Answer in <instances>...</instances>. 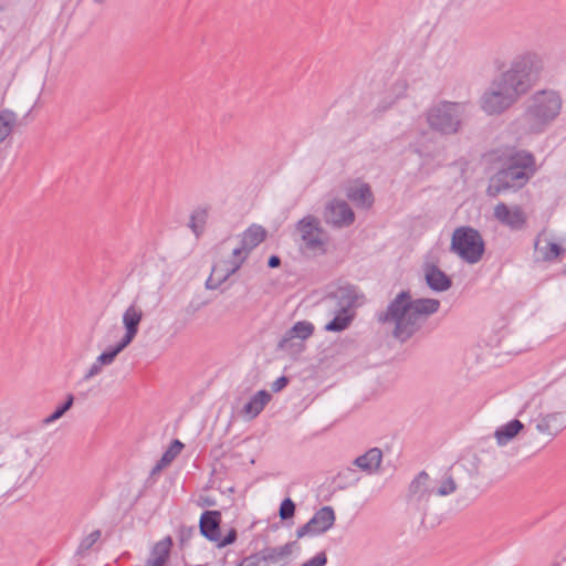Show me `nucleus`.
<instances>
[{
    "label": "nucleus",
    "instance_id": "8",
    "mask_svg": "<svg viewBox=\"0 0 566 566\" xmlns=\"http://www.w3.org/2000/svg\"><path fill=\"white\" fill-rule=\"evenodd\" d=\"M429 127L440 134L459 132L463 118V106L451 102H441L430 107L426 115Z\"/></svg>",
    "mask_w": 566,
    "mask_h": 566
},
{
    "label": "nucleus",
    "instance_id": "18",
    "mask_svg": "<svg viewBox=\"0 0 566 566\" xmlns=\"http://www.w3.org/2000/svg\"><path fill=\"white\" fill-rule=\"evenodd\" d=\"M314 333V325L307 321L296 322L279 342L280 349H289L292 339L305 340Z\"/></svg>",
    "mask_w": 566,
    "mask_h": 566
},
{
    "label": "nucleus",
    "instance_id": "19",
    "mask_svg": "<svg viewBox=\"0 0 566 566\" xmlns=\"http://www.w3.org/2000/svg\"><path fill=\"white\" fill-rule=\"evenodd\" d=\"M423 274L426 283L433 291L443 292L451 287V280L434 264H426L423 268Z\"/></svg>",
    "mask_w": 566,
    "mask_h": 566
},
{
    "label": "nucleus",
    "instance_id": "23",
    "mask_svg": "<svg viewBox=\"0 0 566 566\" xmlns=\"http://www.w3.org/2000/svg\"><path fill=\"white\" fill-rule=\"evenodd\" d=\"M270 400L271 395L266 390H259L242 408V416L249 421L256 418Z\"/></svg>",
    "mask_w": 566,
    "mask_h": 566
},
{
    "label": "nucleus",
    "instance_id": "17",
    "mask_svg": "<svg viewBox=\"0 0 566 566\" xmlns=\"http://www.w3.org/2000/svg\"><path fill=\"white\" fill-rule=\"evenodd\" d=\"M325 221L334 227H347L354 222L355 214L345 200H331L324 212Z\"/></svg>",
    "mask_w": 566,
    "mask_h": 566
},
{
    "label": "nucleus",
    "instance_id": "21",
    "mask_svg": "<svg viewBox=\"0 0 566 566\" xmlns=\"http://www.w3.org/2000/svg\"><path fill=\"white\" fill-rule=\"evenodd\" d=\"M123 350L119 349L117 346H112L107 350L99 354L94 363L87 368L85 371L83 378L84 380H91L92 378L96 377L103 371V367L112 365L118 354H120Z\"/></svg>",
    "mask_w": 566,
    "mask_h": 566
},
{
    "label": "nucleus",
    "instance_id": "27",
    "mask_svg": "<svg viewBox=\"0 0 566 566\" xmlns=\"http://www.w3.org/2000/svg\"><path fill=\"white\" fill-rule=\"evenodd\" d=\"M524 429L523 422L513 419L507 423L497 428L494 432V438L499 446H505L511 442Z\"/></svg>",
    "mask_w": 566,
    "mask_h": 566
},
{
    "label": "nucleus",
    "instance_id": "7",
    "mask_svg": "<svg viewBox=\"0 0 566 566\" xmlns=\"http://www.w3.org/2000/svg\"><path fill=\"white\" fill-rule=\"evenodd\" d=\"M450 250L464 262L475 264L484 253V241L478 230L459 227L452 233Z\"/></svg>",
    "mask_w": 566,
    "mask_h": 566
},
{
    "label": "nucleus",
    "instance_id": "5",
    "mask_svg": "<svg viewBox=\"0 0 566 566\" xmlns=\"http://www.w3.org/2000/svg\"><path fill=\"white\" fill-rule=\"evenodd\" d=\"M535 172L534 156L527 151H516L509 157L507 166L491 179L486 193L496 197L501 192L524 186Z\"/></svg>",
    "mask_w": 566,
    "mask_h": 566
},
{
    "label": "nucleus",
    "instance_id": "34",
    "mask_svg": "<svg viewBox=\"0 0 566 566\" xmlns=\"http://www.w3.org/2000/svg\"><path fill=\"white\" fill-rule=\"evenodd\" d=\"M101 537V531L95 530L86 535L77 547V554L86 553Z\"/></svg>",
    "mask_w": 566,
    "mask_h": 566
},
{
    "label": "nucleus",
    "instance_id": "29",
    "mask_svg": "<svg viewBox=\"0 0 566 566\" xmlns=\"http://www.w3.org/2000/svg\"><path fill=\"white\" fill-rule=\"evenodd\" d=\"M17 124V115L9 109L0 112V145L11 135Z\"/></svg>",
    "mask_w": 566,
    "mask_h": 566
},
{
    "label": "nucleus",
    "instance_id": "13",
    "mask_svg": "<svg viewBox=\"0 0 566 566\" xmlns=\"http://www.w3.org/2000/svg\"><path fill=\"white\" fill-rule=\"evenodd\" d=\"M144 318V311L137 302L130 303L122 315V324L124 334L115 344L119 349L124 350L128 347L138 334L139 325Z\"/></svg>",
    "mask_w": 566,
    "mask_h": 566
},
{
    "label": "nucleus",
    "instance_id": "6",
    "mask_svg": "<svg viewBox=\"0 0 566 566\" xmlns=\"http://www.w3.org/2000/svg\"><path fill=\"white\" fill-rule=\"evenodd\" d=\"M560 108L562 98L557 92L538 91L528 98L524 120L531 132H541L558 116Z\"/></svg>",
    "mask_w": 566,
    "mask_h": 566
},
{
    "label": "nucleus",
    "instance_id": "30",
    "mask_svg": "<svg viewBox=\"0 0 566 566\" xmlns=\"http://www.w3.org/2000/svg\"><path fill=\"white\" fill-rule=\"evenodd\" d=\"M434 496H447L457 491V482L450 474H446L439 481H433Z\"/></svg>",
    "mask_w": 566,
    "mask_h": 566
},
{
    "label": "nucleus",
    "instance_id": "40",
    "mask_svg": "<svg viewBox=\"0 0 566 566\" xmlns=\"http://www.w3.org/2000/svg\"><path fill=\"white\" fill-rule=\"evenodd\" d=\"M280 263H281V260H280V258H279V256H276V255H272V256L269 259V262H268V264H269V266H270V268H276V266H279V265H280Z\"/></svg>",
    "mask_w": 566,
    "mask_h": 566
},
{
    "label": "nucleus",
    "instance_id": "20",
    "mask_svg": "<svg viewBox=\"0 0 566 566\" xmlns=\"http://www.w3.org/2000/svg\"><path fill=\"white\" fill-rule=\"evenodd\" d=\"M220 522L221 514L219 511H206L201 515L199 523L201 534L212 542H219Z\"/></svg>",
    "mask_w": 566,
    "mask_h": 566
},
{
    "label": "nucleus",
    "instance_id": "22",
    "mask_svg": "<svg viewBox=\"0 0 566 566\" xmlns=\"http://www.w3.org/2000/svg\"><path fill=\"white\" fill-rule=\"evenodd\" d=\"M346 196L356 206L361 208H369L374 202L369 186L360 181L350 184L346 189Z\"/></svg>",
    "mask_w": 566,
    "mask_h": 566
},
{
    "label": "nucleus",
    "instance_id": "28",
    "mask_svg": "<svg viewBox=\"0 0 566 566\" xmlns=\"http://www.w3.org/2000/svg\"><path fill=\"white\" fill-rule=\"evenodd\" d=\"M182 449L184 443L180 442L179 440H174L169 448L166 450V452L163 454L159 462L153 468L151 473L156 474L160 472L164 468L169 465L175 460V458L182 451Z\"/></svg>",
    "mask_w": 566,
    "mask_h": 566
},
{
    "label": "nucleus",
    "instance_id": "32",
    "mask_svg": "<svg viewBox=\"0 0 566 566\" xmlns=\"http://www.w3.org/2000/svg\"><path fill=\"white\" fill-rule=\"evenodd\" d=\"M563 252L562 247L558 243L547 241L543 247L538 248V253L544 261H552L557 259Z\"/></svg>",
    "mask_w": 566,
    "mask_h": 566
},
{
    "label": "nucleus",
    "instance_id": "14",
    "mask_svg": "<svg viewBox=\"0 0 566 566\" xmlns=\"http://www.w3.org/2000/svg\"><path fill=\"white\" fill-rule=\"evenodd\" d=\"M515 104L509 94L500 87H495L492 81L491 85L485 90L480 98V106L488 115H500Z\"/></svg>",
    "mask_w": 566,
    "mask_h": 566
},
{
    "label": "nucleus",
    "instance_id": "1",
    "mask_svg": "<svg viewBox=\"0 0 566 566\" xmlns=\"http://www.w3.org/2000/svg\"><path fill=\"white\" fill-rule=\"evenodd\" d=\"M440 302L436 298L413 300L409 292H400L388 305L386 312L379 314V321L392 326L395 338L409 339L428 319L437 313Z\"/></svg>",
    "mask_w": 566,
    "mask_h": 566
},
{
    "label": "nucleus",
    "instance_id": "35",
    "mask_svg": "<svg viewBox=\"0 0 566 566\" xmlns=\"http://www.w3.org/2000/svg\"><path fill=\"white\" fill-rule=\"evenodd\" d=\"M409 90V83L406 78H398L391 86V92L396 98H402L407 96Z\"/></svg>",
    "mask_w": 566,
    "mask_h": 566
},
{
    "label": "nucleus",
    "instance_id": "24",
    "mask_svg": "<svg viewBox=\"0 0 566 566\" xmlns=\"http://www.w3.org/2000/svg\"><path fill=\"white\" fill-rule=\"evenodd\" d=\"M382 452L378 448L369 449L364 454L357 457L353 464L359 468L361 471L371 474L376 472L381 463Z\"/></svg>",
    "mask_w": 566,
    "mask_h": 566
},
{
    "label": "nucleus",
    "instance_id": "39",
    "mask_svg": "<svg viewBox=\"0 0 566 566\" xmlns=\"http://www.w3.org/2000/svg\"><path fill=\"white\" fill-rule=\"evenodd\" d=\"M287 385V378L282 376L272 384V390L277 392Z\"/></svg>",
    "mask_w": 566,
    "mask_h": 566
},
{
    "label": "nucleus",
    "instance_id": "38",
    "mask_svg": "<svg viewBox=\"0 0 566 566\" xmlns=\"http://www.w3.org/2000/svg\"><path fill=\"white\" fill-rule=\"evenodd\" d=\"M237 538L235 530H231L228 535L223 538L220 537L219 542H216L218 547H224L229 544H232Z\"/></svg>",
    "mask_w": 566,
    "mask_h": 566
},
{
    "label": "nucleus",
    "instance_id": "36",
    "mask_svg": "<svg viewBox=\"0 0 566 566\" xmlns=\"http://www.w3.org/2000/svg\"><path fill=\"white\" fill-rule=\"evenodd\" d=\"M294 513H295V504L293 503V501L291 499H285L283 500V502L281 503V506H280V517L282 520H287V518H291L294 516Z\"/></svg>",
    "mask_w": 566,
    "mask_h": 566
},
{
    "label": "nucleus",
    "instance_id": "9",
    "mask_svg": "<svg viewBox=\"0 0 566 566\" xmlns=\"http://www.w3.org/2000/svg\"><path fill=\"white\" fill-rule=\"evenodd\" d=\"M434 496L433 480L426 471H421L409 484L406 502L411 511L424 513Z\"/></svg>",
    "mask_w": 566,
    "mask_h": 566
},
{
    "label": "nucleus",
    "instance_id": "31",
    "mask_svg": "<svg viewBox=\"0 0 566 566\" xmlns=\"http://www.w3.org/2000/svg\"><path fill=\"white\" fill-rule=\"evenodd\" d=\"M208 213L206 210H196L192 212L189 221V227L193 231L196 235L202 233L206 222H207Z\"/></svg>",
    "mask_w": 566,
    "mask_h": 566
},
{
    "label": "nucleus",
    "instance_id": "26",
    "mask_svg": "<svg viewBox=\"0 0 566 566\" xmlns=\"http://www.w3.org/2000/svg\"><path fill=\"white\" fill-rule=\"evenodd\" d=\"M171 545L172 541L170 537H165L157 542L145 566H165L169 558Z\"/></svg>",
    "mask_w": 566,
    "mask_h": 566
},
{
    "label": "nucleus",
    "instance_id": "10",
    "mask_svg": "<svg viewBox=\"0 0 566 566\" xmlns=\"http://www.w3.org/2000/svg\"><path fill=\"white\" fill-rule=\"evenodd\" d=\"M301 237V247L313 254H323L326 251L328 238L321 227L319 220L313 216L304 217L297 223Z\"/></svg>",
    "mask_w": 566,
    "mask_h": 566
},
{
    "label": "nucleus",
    "instance_id": "33",
    "mask_svg": "<svg viewBox=\"0 0 566 566\" xmlns=\"http://www.w3.org/2000/svg\"><path fill=\"white\" fill-rule=\"evenodd\" d=\"M73 402H74V396L72 394H69L66 396L65 402L62 406L57 407L56 410L52 415L46 417L43 420V423L50 424V423L56 421L57 419H60L73 406Z\"/></svg>",
    "mask_w": 566,
    "mask_h": 566
},
{
    "label": "nucleus",
    "instance_id": "4",
    "mask_svg": "<svg viewBox=\"0 0 566 566\" xmlns=\"http://www.w3.org/2000/svg\"><path fill=\"white\" fill-rule=\"evenodd\" d=\"M552 398L548 392L535 395L530 398L520 411L527 415L535 422L536 433L545 442H551L566 428V411L553 410Z\"/></svg>",
    "mask_w": 566,
    "mask_h": 566
},
{
    "label": "nucleus",
    "instance_id": "16",
    "mask_svg": "<svg viewBox=\"0 0 566 566\" xmlns=\"http://www.w3.org/2000/svg\"><path fill=\"white\" fill-rule=\"evenodd\" d=\"M493 217L502 226H505L511 230L523 229L527 221V216L521 206H509L504 202H499L494 206Z\"/></svg>",
    "mask_w": 566,
    "mask_h": 566
},
{
    "label": "nucleus",
    "instance_id": "11",
    "mask_svg": "<svg viewBox=\"0 0 566 566\" xmlns=\"http://www.w3.org/2000/svg\"><path fill=\"white\" fill-rule=\"evenodd\" d=\"M40 460L29 448L14 455L9 465V476L14 485H24L35 475Z\"/></svg>",
    "mask_w": 566,
    "mask_h": 566
},
{
    "label": "nucleus",
    "instance_id": "2",
    "mask_svg": "<svg viewBox=\"0 0 566 566\" xmlns=\"http://www.w3.org/2000/svg\"><path fill=\"white\" fill-rule=\"evenodd\" d=\"M265 237L266 231L263 227L252 224L240 235L222 242L219 247L218 259L206 281L207 289L214 290L223 284L241 268L250 252L263 242Z\"/></svg>",
    "mask_w": 566,
    "mask_h": 566
},
{
    "label": "nucleus",
    "instance_id": "3",
    "mask_svg": "<svg viewBox=\"0 0 566 566\" xmlns=\"http://www.w3.org/2000/svg\"><path fill=\"white\" fill-rule=\"evenodd\" d=\"M542 70L543 60L535 53H526L515 59L493 82L516 103L531 90Z\"/></svg>",
    "mask_w": 566,
    "mask_h": 566
},
{
    "label": "nucleus",
    "instance_id": "15",
    "mask_svg": "<svg viewBox=\"0 0 566 566\" xmlns=\"http://www.w3.org/2000/svg\"><path fill=\"white\" fill-rule=\"evenodd\" d=\"M335 523V512L331 506H323L313 517L296 531V537L315 536L327 532Z\"/></svg>",
    "mask_w": 566,
    "mask_h": 566
},
{
    "label": "nucleus",
    "instance_id": "12",
    "mask_svg": "<svg viewBox=\"0 0 566 566\" xmlns=\"http://www.w3.org/2000/svg\"><path fill=\"white\" fill-rule=\"evenodd\" d=\"M352 301L345 298L343 295L337 294L328 295L322 302L324 308L329 315H335L334 318L325 325L327 332H342L346 329L352 321V315L348 310L352 306Z\"/></svg>",
    "mask_w": 566,
    "mask_h": 566
},
{
    "label": "nucleus",
    "instance_id": "37",
    "mask_svg": "<svg viewBox=\"0 0 566 566\" xmlns=\"http://www.w3.org/2000/svg\"><path fill=\"white\" fill-rule=\"evenodd\" d=\"M326 563H327L326 554L324 552H322V553H318L317 555H315L314 557H312L311 559H308L307 562H305L304 564H302L301 566H325Z\"/></svg>",
    "mask_w": 566,
    "mask_h": 566
},
{
    "label": "nucleus",
    "instance_id": "25",
    "mask_svg": "<svg viewBox=\"0 0 566 566\" xmlns=\"http://www.w3.org/2000/svg\"><path fill=\"white\" fill-rule=\"evenodd\" d=\"M300 548L296 541L286 543L279 547H271L263 552V559L271 564H276L289 559L292 554Z\"/></svg>",
    "mask_w": 566,
    "mask_h": 566
}]
</instances>
